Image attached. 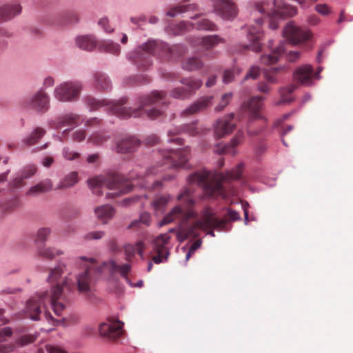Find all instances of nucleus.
<instances>
[{"label":"nucleus","mask_w":353,"mask_h":353,"mask_svg":"<svg viewBox=\"0 0 353 353\" xmlns=\"http://www.w3.org/2000/svg\"><path fill=\"white\" fill-rule=\"evenodd\" d=\"M192 194L191 187L185 188L177 196V201L181 204L174 207L160 223L161 226L178 221L176 237L180 242L188 238H196L200 230H209L208 234L214 236L212 229L223 230L226 225V221L219 219L210 208L203 209L201 212V218L198 219V213L192 208L195 203Z\"/></svg>","instance_id":"1"},{"label":"nucleus","mask_w":353,"mask_h":353,"mask_svg":"<svg viewBox=\"0 0 353 353\" xmlns=\"http://www.w3.org/2000/svg\"><path fill=\"white\" fill-rule=\"evenodd\" d=\"M65 265L59 264L50 270L48 281L52 285L50 291L42 292L37 294L28 301L26 307L27 316L32 320H38L42 310L47 321L54 323V319L52 316L49 308L52 309L57 316H61L65 305L59 300L63 296L65 289H69L68 279L65 277L61 282L59 279L63 273Z\"/></svg>","instance_id":"2"},{"label":"nucleus","mask_w":353,"mask_h":353,"mask_svg":"<svg viewBox=\"0 0 353 353\" xmlns=\"http://www.w3.org/2000/svg\"><path fill=\"white\" fill-rule=\"evenodd\" d=\"M165 96V92L157 90L143 94L137 100L139 106L133 109L123 106L127 101L126 98H122L116 101L106 99L97 100L88 97L86 98V103L92 110H97L101 107H107V110L122 119L130 117H139L145 114L148 118L154 119L161 114L162 111L157 107L164 104Z\"/></svg>","instance_id":"3"},{"label":"nucleus","mask_w":353,"mask_h":353,"mask_svg":"<svg viewBox=\"0 0 353 353\" xmlns=\"http://www.w3.org/2000/svg\"><path fill=\"white\" fill-rule=\"evenodd\" d=\"M158 171L157 168L153 167L145 172L144 176L139 174L137 179H135L131 176L129 180L124 179L119 174L97 176L90 179L88 183L89 187L93 189L94 194H99L100 191L97 188L104 186L112 190L107 194L108 197L114 198L130 192L134 185H139L142 188L152 189L159 187L161 185V181L150 180L151 176L156 175Z\"/></svg>","instance_id":"4"},{"label":"nucleus","mask_w":353,"mask_h":353,"mask_svg":"<svg viewBox=\"0 0 353 353\" xmlns=\"http://www.w3.org/2000/svg\"><path fill=\"white\" fill-rule=\"evenodd\" d=\"M243 170V164H238L236 168L228 171L225 174L217 172H212L206 170L196 171L189 176L188 181L190 184H196L201 187L203 193L210 197L221 196L226 198L234 194L233 190H228L223 183L240 179Z\"/></svg>","instance_id":"5"},{"label":"nucleus","mask_w":353,"mask_h":353,"mask_svg":"<svg viewBox=\"0 0 353 353\" xmlns=\"http://www.w3.org/2000/svg\"><path fill=\"white\" fill-rule=\"evenodd\" d=\"M179 53L177 46H169L167 43L159 41H150L142 46L129 55V59L139 70H147L152 65L150 55L157 54L159 57L165 61L174 59Z\"/></svg>","instance_id":"6"},{"label":"nucleus","mask_w":353,"mask_h":353,"mask_svg":"<svg viewBox=\"0 0 353 353\" xmlns=\"http://www.w3.org/2000/svg\"><path fill=\"white\" fill-rule=\"evenodd\" d=\"M252 15L256 17V26H249L248 27V39L250 44L245 46V48L259 52L261 50V40L263 33L261 30V25L263 23V17L268 15L270 18L269 26L272 30H276L278 26V19H283L285 17H281L279 14L270 11V8L266 2L257 1L254 3Z\"/></svg>","instance_id":"7"},{"label":"nucleus","mask_w":353,"mask_h":353,"mask_svg":"<svg viewBox=\"0 0 353 353\" xmlns=\"http://www.w3.org/2000/svg\"><path fill=\"white\" fill-rule=\"evenodd\" d=\"M77 263L84 267V270L79 272L75 277L78 291L81 294L90 296L95 283L94 275L95 260L93 258L81 256L78 259Z\"/></svg>","instance_id":"8"},{"label":"nucleus","mask_w":353,"mask_h":353,"mask_svg":"<svg viewBox=\"0 0 353 353\" xmlns=\"http://www.w3.org/2000/svg\"><path fill=\"white\" fill-rule=\"evenodd\" d=\"M82 90V84L78 81H64L57 85L54 91V97L62 102L77 101Z\"/></svg>","instance_id":"9"},{"label":"nucleus","mask_w":353,"mask_h":353,"mask_svg":"<svg viewBox=\"0 0 353 353\" xmlns=\"http://www.w3.org/2000/svg\"><path fill=\"white\" fill-rule=\"evenodd\" d=\"M265 99L263 97H254L251 98L248 102L243 103L241 108V113L248 112L250 117V122L248 126V133L252 135L257 134L261 130H253L252 121L255 119H262L259 113V110L263 105V101Z\"/></svg>","instance_id":"10"},{"label":"nucleus","mask_w":353,"mask_h":353,"mask_svg":"<svg viewBox=\"0 0 353 353\" xmlns=\"http://www.w3.org/2000/svg\"><path fill=\"white\" fill-rule=\"evenodd\" d=\"M209 130L199 126L197 122H192L179 127H173L168 131V136L170 137L168 141L175 142L178 145L183 143V139L179 137L174 138L179 134L186 133L190 136L203 134Z\"/></svg>","instance_id":"11"},{"label":"nucleus","mask_w":353,"mask_h":353,"mask_svg":"<svg viewBox=\"0 0 353 353\" xmlns=\"http://www.w3.org/2000/svg\"><path fill=\"white\" fill-rule=\"evenodd\" d=\"M190 148L185 147L179 150H165L161 151L162 157L172 168H184L188 161Z\"/></svg>","instance_id":"12"},{"label":"nucleus","mask_w":353,"mask_h":353,"mask_svg":"<svg viewBox=\"0 0 353 353\" xmlns=\"http://www.w3.org/2000/svg\"><path fill=\"white\" fill-rule=\"evenodd\" d=\"M170 239L171 236L168 232L160 234L154 239L153 252L154 254L152 256V261L155 263H161L168 260L170 252L167 245L170 243Z\"/></svg>","instance_id":"13"},{"label":"nucleus","mask_w":353,"mask_h":353,"mask_svg":"<svg viewBox=\"0 0 353 353\" xmlns=\"http://www.w3.org/2000/svg\"><path fill=\"white\" fill-rule=\"evenodd\" d=\"M283 34L290 43L294 45L309 41L312 36L310 30L296 26L293 22L287 24Z\"/></svg>","instance_id":"14"},{"label":"nucleus","mask_w":353,"mask_h":353,"mask_svg":"<svg viewBox=\"0 0 353 353\" xmlns=\"http://www.w3.org/2000/svg\"><path fill=\"white\" fill-rule=\"evenodd\" d=\"M214 12L222 19L232 20L237 16V6L232 0H212Z\"/></svg>","instance_id":"15"},{"label":"nucleus","mask_w":353,"mask_h":353,"mask_svg":"<svg viewBox=\"0 0 353 353\" xmlns=\"http://www.w3.org/2000/svg\"><path fill=\"white\" fill-rule=\"evenodd\" d=\"M194 28L199 30L214 31L217 30L216 26L213 22L207 19H201L195 23L181 21L176 26L174 34H180Z\"/></svg>","instance_id":"16"},{"label":"nucleus","mask_w":353,"mask_h":353,"mask_svg":"<svg viewBox=\"0 0 353 353\" xmlns=\"http://www.w3.org/2000/svg\"><path fill=\"white\" fill-rule=\"evenodd\" d=\"M24 107L38 112H46L49 108V99L43 90L38 91L31 98L23 101Z\"/></svg>","instance_id":"17"},{"label":"nucleus","mask_w":353,"mask_h":353,"mask_svg":"<svg viewBox=\"0 0 353 353\" xmlns=\"http://www.w3.org/2000/svg\"><path fill=\"white\" fill-rule=\"evenodd\" d=\"M123 325V323L119 321L102 323L99 325V332L102 336L116 339L122 334Z\"/></svg>","instance_id":"18"},{"label":"nucleus","mask_w":353,"mask_h":353,"mask_svg":"<svg viewBox=\"0 0 353 353\" xmlns=\"http://www.w3.org/2000/svg\"><path fill=\"white\" fill-rule=\"evenodd\" d=\"M234 117V114L231 113L216 121L214 125V135L216 138L228 135L235 129L236 125L232 122Z\"/></svg>","instance_id":"19"},{"label":"nucleus","mask_w":353,"mask_h":353,"mask_svg":"<svg viewBox=\"0 0 353 353\" xmlns=\"http://www.w3.org/2000/svg\"><path fill=\"white\" fill-rule=\"evenodd\" d=\"M314 70L310 65H304L299 67L294 72V79L303 85L312 84Z\"/></svg>","instance_id":"20"},{"label":"nucleus","mask_w":353,"mask_h":353,"mask_svg":"<svg viewBox=\"0 0 353 353\" xmlns=\"http://www.w3.org/2000/svg\"><path fill=\"white\" fill-rule=\"evenodd\" d=\"M140 145V141L134 137L128 136L121 139L117 143L119 153L134 152Z\"/></svg>","instance_id":"21"},{"label":"nucleus","mask_w":353,"mask_h":353,"mask_svg":"<svg viewBox=\"0 0 353 353\" xmlns=\"http://www.w3.org/2000/svg\"><path fill=\"white\" fill-rule=\"evenodd\" d=\"M79 117L73 113H68L59 115L56 119L49 121L50 128L53 129H60L64 126L75 125L79 120Z\"/></svg>","instance_id":"22"},{"label":"nucleus","mask_w":353,"mask_h":353,"mask_svg":"<svg viewBox=\"0 0 353 353\" xmlns=\"http://www.w3.org/2000/svg\"><path fill=\"white\" fill-rule=\"evenodd\" d=\"M103 269H107L110 273H119L124 279L128 280V274L131 271V265L130 264L119 265L114 260H110L103 263L102 267L99 269V272Z\"/></svg>","instance_id":"23"},{"label":"nucleus","mask_w":353,"mask_h":353,"mask_svg":"<svg viewBox=\"0 0 353 353\" xmlns=\"http://www.w3.org/2000/svg\"><path fill=\"white\" fill-rule=\"evenodd\" d=\"M212 99V97H205L200 98L189 107L185 108L183 111H182L181 115L189 116L205 110L206 108L211 105Z\"/></svg>","instance_id":"24"},{"label":"nucleus","mask_w":353,"mask_h":353,"mask_svg":"<svg viewBox=\"0 0 353 353\" xmlns=\"http://www.w3.org/2000/svg\"><path fill=\"white\" fill-rule=\"evenodd\" d=\"M270 11L281 17H293L296 14V9L288 5L284 0H274L273 8L270 9Z\"/></svg>","instance_id":"25"},{"label":"nucleus","mask_w":353,"mask_h":353,"mask_svg":"<svg viewBox=\"0 0 353 353\" xmlns=\"http://www.w3.org/2000/svg\"><path fill=\"white\" fill-rule=\"evenodd\" d=\"M52 188L53 185L52 181L50 179H46L30 187L27 190L26 195L29 196H37L52 190Z\"/></svg>","instance_id":"26"},{"label":"nucleus","mask_w":353,"mask_h":353,"mask_svg":"<svg viewBox=\"0 0 353 353\" xmlns=\"http://www.w3.org/2000/svg\"><path fill=\"white\" fill-rule=\"evenodd\" d=\"M21 11V7L19 4H6L0 7V21L11 19Z\"/></svg>","instance_id":"27"},{"label":"nucleus","mask_w":353,"mask_h":353,"mask_svg":"<svg viewBox=\"0 0 353 353\" xmlns=\"http://www.w3.org/2000/svg\"><path fill=\"white\" fill-rule=\"evenodd\" d=\"M36 340V336L34 335H23L18 339L16 343H10L8 345H2L0 346V350L1 352H10L13 351L16 346H23L29 343H33Z\"/></svg>","instance_id":"28"},{"label":"nucleus","mask_w":353,"mask_h":353,"mask_svg":"<svg viewBox=\"0 0 353 353\" xmlns=\"http://www.w3.org/2000/svg\"><path fill=\"white\" fill-rule=\"evenodd\" d=\"M197 9V6L194 3H186V2L180 3L169 8L166 14L170 17H174L181 13L194 11Z\"/></svg>","instance_id":"29"},{"label":"nucleus","mask_w":353,"mask_h":353,"mask_svg":"<svg viewBox=\"0 0 353 353\" xmlns=\"http://www.w3.org/2000/svg\"><path fill=\"white\" fill-rule=\"evenodd\" d=\"M145 248V243L142 241H137L134 245H125L124 247V251L126 255L125 259L127 261H130L136 253L139 254L140 256L143 259Z\"/></svg>","instance_id":"30"},{"label":"nucleus","mask_w":353,"mask_h":353,"mask_svg":"<svg viewBox=\"0 0 353 353\" xmlns=\"http://www.w3.org/2000/svg\"><path fill=\"white\" fill-rule=\"evenodd\" d=\"M77 46L84 50L91 51L97 45V40L92 35L79 36L76 38Z\"/></svg>","instance_id":"31"},{"label":"nucleus","mask_w":353,"mask_h":353,"mask_svg":"<svg viewBox=\"0 0 353 353\" xmlns=\"http://www.w3.org/2000/svg\"><path fill=\"white\" fill-rule=\"evenodd\" d=\"M223 41V39L218 35H212L196 39L194 45H201L204 48L208 50Z\"/></svg>","instance_id":"32"},{"label":"nucleus","mask_w":353,"mask_h":353,"mask_svg":"<svg viewBox=\"0 0 353 353\" xmlns=\"http://www.w3.org/2000/svg\"><path fill=\"white\" fill-rule=\"evenodd\" d=\"M94 213L96 216L103 223H106L107 220L113 217L114 214V208L109 205H103L95 208Z\"/></svg>","instance_id":"33"},{"label":"nucleus","mask_w":353,"mask_h":353,"mask_svg":"<svg viewBox=\"0 0 353 353\" xmlns=\"http://www.w3.org/2000/svg\"><path fill=\"white\" fill-rule=\"evenodd\" d=\"M37 252L39 257L48 260H52L56 256L62 255L63 254L61 250L46 246L38 248Z\"/></svg>","instance_id":"34"},{"label":"nucleus","mask_w":353,"mask_h":353,"mask_svg":"<svg viewBox=\"0 0 353 353\" xmlns=\"http://www.w3.org/2000/svg\"><path fill=\"white\" fill-rule=\"evenodd\" d=\"M286 52V50L283 45H281L276 48L271 54L263 55L261 57V62L263 64L269 65L275 63L281 54Z\"/></svg>","instance_id":"35"},{"label":"nucleus","mask_w":353,"mask_h":353,"mask_svg":"<svg viewBox=\"0 0 353 353\" xmlns=\"http://www.w3.org/2000/svg\"><path fill=\"white\" fill-rule=\"evenodd\" d=\"M94 86L98 90H107L111 88V81L105 74L97 72L94 74Z\"/></svg>","instance_id":"36"},{"label":"nucleus","mask_w":353,"mask_h":353,"mask_svg":"<svg viewBox=\"0 0 353 353\" xmlns=\"http://www.w3.org/2000/svg\"><path fill=\"white\" fill-rule=\"evenodd\" d=\"M180 83L186 87V90L190 92V96H192L203 84L201 79L194 77L182 78Z\"/></svg>","instance_id":"37"},{"label":"nucleus","mask_w":353,"mask_h":353,"mask_svg":"<svg viewBox=\"0 0 353 353\" xmlns=\"http://www.w3.org/2000/svg\"><path fill=\"white\" fill-rule=\"evenodd\" d=\"M46 134V130L37 127L26 138L23 140V143L27 146H31L36 144L42 137Z\"/></svg>","instance_id":"38"},{"label":"nucleus","mask_w":353,"mask_h":353,"mask_svg":"<svg viewBox=\"0 0 353 353\" xmlns=\"http://www.w3.org/2000/svg\"><path fill=\"white\" fill-rule=\"evenodd\" d=\"M296 88L294 84L289 85L287 87L283 88L280 90L281 99L276 103V105H281L284 103H289L293 100L292 93Z\"/></svg>","instance_id":"39"},{"label":"nucleus","mask_w":353,"mask_h":353,"mask_svg":"<svg viewBox=\"0 0 353 353\" xmlns=\"http://www.w3.org/2000/svg\"><path fill=\"white\" fill-rule=\"evenodd\" d=\"M203 65V63L201 59L197 57H191L185 60L183 64L182 67L184 70L188 71H194L197 70L201 68Z\"/></svg>","instance_id":"40"},{"label":"nucleus","mask_w":353,"mask_h":353,"mask_svg":"<svg viewBox=\"0 0 353 353\" xmlns=\"http://www.w3.org/2000/svg\"><path fill=\"white\" fill-rule=\"evenodd\" d=\"M78 181V175L75 172H71L60 182L57 189L61 190L63 188H68L74 185Z\"/></svg>","instance_id":"41"},{"label":"nucleus","mask_w":353,"mask_h":353,"mask_svg":"<svg viewBox=\"0 0 353 353\" xmlns=\"http://www.w3.org/2000/svg\"><path fill=\"white\" fill-rule=\"evenodd\" d=\"M243 140L242 133L237 134L232 140L228 145H225L221 152L223 154H231L234 155L236 154L235 147L239 145Z\"/></svg>","instance_id":"42"},{"label":"nucleus","mask_w":353,"mask_h":353,"mask_svg":"<svg viewBox=\"0 0 353 353\" xmlns=\"http://www.w3.org/2000/svg\"><path fill=\"white\" fill-rule=\"evenodd\" d=\"M151 223V216L148 212H143L141 214L139 219L134 220L128 226L129 229L138 228L141 223L147 226L150 225Z\"/></svg>","instance_id":"43"},{"label":"nucleus","mask_w":353,"mask_h":353,"mask_svg":"<svg viewBox=\"0 0 353 353\" xmlns=\"http://www.w3.org/2000/svg\"><path fill=\"white\" fill-rule=\"evenodd\" d=\"M169 195L157 196L152 202V206L155 211L161 210L168 203Z\"/></svg>","instance_id":"44"},{"label":"nucleus","mask_w":353,"mask_h":353,"mask_svg":"<svg viewBox=\"0 0 353 353\" xmlns=\"http://www.w3.org/2000/svg\"><path fill=\"white\" fill-rule=\"evenodd\" d=\"M285 70L284 67L272 68L264 72L266 81L270 83H274L277 81L276 75Z\"/></svg>","instance_id":"45"},{"label":"nucleus","mask_w":353,"mask_h":353,"mask_svg":"<svg viewBox=\"0 0 353 353\" xmlns=\"http://www.w3.org/2000/svg\"><path fill=\"white\" fill-rule=\"evenodd\" d=\"M6 193L3 190H0V207L5 210H10L17 207L18 201L14 199L10 203V201H8L5 199Z\"/></svg>","instance_id":"46"},{"label":"nucleus","mask_w":353,"mask_h":353,"mask_svg":"<svg viewBox=\"0 0 353 353\" xmlns=\"http://www.w3.org/2000/svg\"><path fill=\"white\" fill-rule=\"evenodd\" d=\"M170 96L177 99H185L191 97L190 92L183 87H178L172 90Z\"/></svg>","instance_id":"47"},{"label":"nucleus","mask_w":353,"mask_h":353,"mask_svg":"<svg viewBox=\"0 0 353 353\" xmlns=\"http://www.w3.org/2000/svg\"><path fill=\"white\" fill-rule=\"evenodd\" d=\"M100 48H102L103 50L117 54L120 52V47L117 43H114L112 41H103L100 45Z\"/></svg>","instance_id":"48"},{"label":"nucleus","mask_w":353,"mask_h":353,"mask_svg":"<svg viewBox=\"0 0 353 353\" xmlns=\"http://www.w3.org/2000/svg\"><path fill=\"white\" fill-rule=\"evenodd\" d=\"M51 234V229L49 228H41L38 230L35 241L37 243H45Z\"/></svg>","instance_id":"49"},{"label":"nucleus","mask_w":353,"mask_h":353,"mask_svg":"<svg viewBox=\"0 0 353 353\" xmlns=\"http://www.w3.org/2000/svg\"><path fill=\"white\" fill-rule=\"evenodd\" d=\"M62 155L65 160L68 161H74L80 157L79 152L73 151L69 147H64L63 148Z\"/></svg>","instance_id":"50"},{"label":"nucleus","mask_w":353,"mask_h":353,"mask_svg":"<svg viewBox=\"0 0 353 353\" xmlns=\"http://www.w3.org/2000/svg\"><path fill=\"white\" fill-rule=\"evenodd\" d=\"M232 97V93L229 92L222 96L220 103L216 106L215 110L216 112L222 111L229 103Z\"/></svg>","instance_id":"51"},{"label":"nucleus","mask_w":353,"mask_h":353,"mask_svg":"<svg viewBox=\"0 0 353 353\" xmlns=\"http://www.w3.org/2000/svg\"><path fill=\"white\" fill-rule=\"evenodd\" d=\"M236 72L237 74L241 72L240 70L238 68H234L233 70H226L223 73V80L225 83H228L231 82L234 76V72Z\"/></svg>","instance_id":"52"},{"label":"nucleus","mask_w":353,"mask_h":353,"mask_svg":"<svg viewBox=\"0 0 353 353\" xmlns=\"http://www.w3.org/2000/svg\"><path fill=\"white\" fill-rule=\"evenodd\" d=\"M260 74V68L258 66L253 65L250 68V70L248 72L246 75L245 76L244 79H256Z\"/></svg>","instance_id":"53"},{"label":"nucleus","mask_w":353,"mask_h":353,"mask_svg":"<svg viewBox=\"0 0 353 353\" xmlns=\"http://www.w3.org/2000/svg\"><path fill=\"white\" fill-rule=\"evenodd\" d=\"M104 236V232L102 231H94L87 233L84 236L85 240H98L101 239Z\"/></svg>","instance_id":"54"},{"label":"nucleus","mask_w":353,"mask_h":353,"mask_svg":"<svg viewBox=\"0 0 353 353\" xmlns=\"http://www.w3.org/2000/svg\"><path fill=\"white\" fill-rule=\"evenodd\" d=\"M201 241L200 239L194 241L191 245L190 250L186 254L185 259L186 260H189L191 256L194 253V252L201 246Z\"/></svg>","instance_id":"55"},{"label":"nucleus","mask_w":353,"mask_h":353,"mask_svg":"<svg viewBox=\"0 0 353 353\" xmlns=\"http://www.w3.org/2000/svg\"><path fill=\"white\" fill-rule=\"evenodd\" d=\"M240 219V215L239 214L231 209H228V212L225 214V217L223 220L226 221V223L228 222V220L229 221H236Z\"/></svg>","instance_id":"56"},{"label":"nucleus","mask_w":353,"mask_h":353,"mask_svg":"<svg viewBox=\"0 0 353 353\" xmlns=\"http://www.w3.org/2000/svg\"><path fill=\"white\" fill-rule=\"evenodd\" d=\"M12 331L10 327L0 329V343L6 341L7 338L11 336Z\"/></svg>","instance_id":"57"},{"label":"nucleus","mask_w":353,"mask_h":353,"mask_svg":"<svg viewBox=\"0 0 353 353\" xmlns=\"http://www.w3.org/2000/svg\"><path fill=\"white\" fill-rule=\"evenodd\" d=\"M315 10L322 15H327L330 13V8L327 4H317Z\"/></svg>","instance_id":"58"},{"label":"nucleus","mask_w":353,"mask_h":353,"mask_svg":"<svg viewBox=\"0 0 353 353\" xmlns=\"http://www.w3.org/2000/svg\"><path fill=\"white\" fill-rule=\"evenodd\" d=\"M85 138V132L83 130H79L74 132L72 134V140L77 142H81Z\"/></svg>","instance_id":"59"},{"label":"nucleus","mask_w":353,"mask_h":353,"mask_svg":"<svg viewBox=\"0 0 353 353\" xmlns=\"http://www.w3.org/2000/svg\"><path fill=\"white\" fill-rule=\"evenodd\" d=\"M36 172L37 168L33 165H30L25 168L23 174L24 175V178L28 179L33 176L36 173Z\"/></svg>","instance_id":"60"},{"label":"nucleus","mask_w":353,"mask_h":353,"mask_svg":"<svg viewBox=\"0 0 353 353\" xmlns=\"http://www.w3.org/2000/svg\"><path fill=\"white\" fill-rule=\"evenodd\" d=\"M99 25L101 26L103 29L104 30L108 32V33H110V32H112L114 29L113 28H110L109 26V24H108V20L107 18L104 17V18H102L101 19L99 22H98Z\"/></svg>","instance_id":"61"},{"label":"nucleus","mask_w":353,"mask_h":353,"mask_svg":"<svg viewBox=\"0 0 353 353\" xmlns=\"http://www.w3.org/2000/svg\"><path fill=\"white\" fill-rule=\"evenodd\" d=\"M106 139L107 138L99 134H94L89 138L90 141L96 144H100L101 143L105 141Z\"/></svg>","instance_id":"62"},{"label":"nucleus","mask_w":353,"mask_h":353,"mask_svg":"<svg viewBox=\"0 0 353 353\" xmlns=\"http://www.w3.org/2000/svg\"><path fill=\"white\" fill-rule=\"evenodd\" d=\"M24 175L22 174V176L20 177H17L12 181V185L15 188H20L24 185Z\"/></svg>","instance_id":"63"},{"label":"nucleus","mask_w":353,"mask_h":353,"mask_svg":"<svg viewBox=\"0 0 353 353\" xmlns=\"http://www.w3.org/2000/svg\"><path fill=\"white\" fill-rule=\"evenodd\" d=\"M48 353H68L66 351L57 346H47Z\"/></svg>","instance_id":"64"}]
</instances>
